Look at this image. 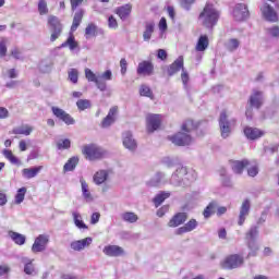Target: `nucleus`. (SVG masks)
Returning a JSON list of instances; mask_svg holds the SVG:
<instances>
[{
	"label": "nucleus",
	"mask_w": 279,
	"mask_h": 279,
	"mask_svg": "<svg viewBox=\"0 0 279 279\" xmlns=\"http://www.w3.org/2000/svg\"><path fill=\"white\" fill-rule=\"evenodd\" d=\"M247 247L250 250L247 257L257 256L258 254V243H256V240H248L247 241Z\"/></svg>",
	"instance_id": "nucleus-40"
},
{
	"label": "nucleus",
	"mask_w": 279,
	"mask_h": 279,
	"mask_svg": "<svg viewBox=\"0 0 279 279\" xmlns=\"http://www.w3.org/2000/svg\"><path fill=\"white\" fill-rule=\"evenodd\" d=\"M3 156H4V158H7V160H8L11 165H21V160H19V159L16 158V156H14V154H12V150L4 149V150H3Z\"/></svg>",
	"instance_id": "nucleus-43"
},
{
	"label": "nucleus",
	"mask_w": 279,
	"mask_h": 279,
	"mask_svg": "<svg viewBox=\"0 0 279 279\" xmlns=\"http://www.w3.org/2000/svg\"><path fill=\"white\" fill-rule=\"evenodd\" d=\"M97 33V25L95 24H88L87 27L85 28V35L88 36H95Z\"/></svg>",
	"instance_id": "nucleus-55"
},
{
	"label": "nucleus",
	"mask_w": 279,
	"mask_h": 279,
	"mask_svg": "<svg viewBox=\"0 0 279 279\" xmlns=\"http://www.w3.org/2000/svg\"><path fill=\"white\" fill-rule=\"evenodd\" d=\"M243 263V256L234 254L222 262V269H239Z\"/></svg>",
	"instance_id": "nucleus-10"
},
{
	"label": "nucleus",
	"mask_w": 279,
	"mask_h": 279,
	"mask_svg": "<svg viewBox=\"0 0 279 279\" xmlns=\"http://www.w3.org/2000/svg\"><path fill=\"white\" fill-rule=\"evenodd\" d=\"M186 213L175 214L168 222L169 228H178V226H182V223L186 221Z\"/></svg>",
	"instance_id": "nucleus-26"
},
{
	"label": "nucleus",
	"mask_w": 279,
	"mask_h": 279,
	"mask_svg": "<svg viewBox=\"0 0 279 279\" xmlns=\"http://www.w3.org/2000/svg\"><path fill=\"white\" fill-rule=\"evenodd\" d=\"M215 210H217V202L213 201L207 205V207L203 211V217L205 219H210L213 215H215Z\"/></svg>",
	"instance_id": "nucleus-36"
},
{
	"label": "nucleus",
	"mask_w": 279,
	"mask_h": 279,
	"mask_svg": "<svg viewBox=\"0 0 279 279\" xmlns=\"http://www.w3.org/2000/svg\"><path fill=\"white\" fill-rule=\"evenodd\" d=\"M83 154L87 160H101V158H106L108 156V151H106V149L95 144L84 146Z\"/></svg>",
	"instance_id": "nucleus-6"
},
{
	"label": "nucleus",
	"mask_w": 279,
	"mask_h": 279,
	"mask_svg": "<svg viewBox=\"0 0 279 279\" xmlns=\"http://www.w3.org/2000/svg\"><path fill=\"white\" fill-rule=\"evenodd\" d=\"M9 236L15 243V245H25V241H26L25 235L19 232L9 231Z\"/></svg>",
	"instance_id": "nucleus-33"
},
{
	"label": "nucleus",
	"mask_w": 279,
	"mask_h": 279,
	"mask_svg": "<svg viewBox=\"0 0 279 279\" xmlns=\"http://www.w3.org/2000/svg\"><path fill=\"white\" fill-rule=\"evenodd\" d=\"M208 36L202 35L196 44V51H205L208 49Z\"/></svg>",
	"instance_id": "nucleus-38"
},
{
	"label": "nucleus",
	"mask_w": 279,
	"mask_h": 279,
	"mask_svg": "<svg viewBox=\"0 0 279 279\" xmlns=\"http://www.w3.org/2000/svg\"><path fill=\"white\" fill-rule=\"evenodd\" d=\"M120 69L122 75H125V73H128V60H125V58L120 60Z\"/></svg>",
	"instance_id": "nucleus-59"
},
{
	"label": "nucleus",
	"mask_w": 279,
	"mask_h": 279,
	"mask_svg": "<svg viewBox=\"0 0 279 279\" xmlns=\"http://www.w3.org/2000/svg\"><path fill=\"white\" fill-rule=\"evenodd\" d=\"M101 215L99 213H94L90 218V223L95 226V223H99Z\"/></svg>",
	"instance_id": "nucleus-64"
},
{
	"label": "nucleus",
	"mask_w": 279,
	"mask_h": 279,
	"mask_svg": "<svg viewBox=\"0 0 279 279\" xmlns=\"http://www.w3.org/2000/svg\"><path fill=\"white\" fill-rule=\"evenodd\" d=\"M256 236H258V227L253 226L246 233V241H256Z\"/></svg>",
	"instance_id": "nucleus-47"
},
{
	"label": "nucleus",
	"mask_w": 279,
	"mask_h": 279,
	"mask_svg": "<svg viewBox=\"0 0 279 279\" xmlns=\"http://www.w3.org/2000/svg\"><path fill=\"white\" fill-rule=\"evenodd\" d=\"M197 180V173L193 170H189L186 167H179L170 179V184L173 186H190L191 182Z\"/></svg>",
	"instance_id": "nucleus-3"
},
{
	"label": "nucleus",
	"mask_w": 279,
	"mask_h": 279,
	"mask_svg": "<svg viewBox=\"0 0 279 279\" xmlns=\"http://www.w3.org/2000/svg\"><path fill=\"white\" fill-rule=\"evenodd\" d=\"M102 252L106 256H110L112 258H117L125 254V251L123 250V247L119 245H107L104 247Z\"/></svg>",
	"instance_id": "nucleus-21"
},
{
	"label": "nucleus",
	"mask_w": 279,
	"mask_h": 279,
	"mask_svg": "<svg viewBox=\"0 0 279 279\" xmlns=\"http://www.w3.org/2000/svg\"><path fill=\"white\" fill-rule=\"evenodd\" d=\"M39 71L41 73H49L51 71V64L47 61H41L39 63Z\"/></svg>",
	"instance_id": "nucleus-56"
},
{
	"label": "nucleus",
	"mask_w": 279,
	"mask_h": 279,
	"mask_svg": "<svg viewBox=\"0 0 279 279\" xmlns=\"http://www.w3.org/2000/svg\"><path fill=\"white\" fill-rule=\"evenodd\" d=\"M169 197H171V193L159 192L153 199L155 207L158 208V206H160L165 202V199H169Z\"/></svg>",
	"instance_id": "nucleus-35"
},
{
	"label": "nucleus",
	"mask_w": 279,
	"mask_h": 279,
	"mask_svg": "<svg viewBox=\"0 0 279 279\" xmlns=\"http://www.w3.org/2000/svg\"><path fill=\"white\" fill-rule=\"evenodd\" d=\"M247 173L250 178H256V175H258V166L255 165L248 168Z\"/></svg>",
	"instance_id": "nucleus-61"
},
{
	"label": "nucleus",
	"mask_w": 279,
	"mask_h": 279,
	"mask_svg": "<svg viewBox=\"0 0 279 279\" xmlns=\"http://www.w3.org/2000/svg\"><path fill=\"white\" fill-rule=\"evenodd\" d=\"M196 128L197 123H195L193 120H187L181 126L182 132H178L177 134L170 136L169 140L178 147H186L192 145L193 137L191 136V133L195 132Z\"/></svg>",
	"instance_id": "nucleus-1"
},
{
	"label": "nucleus",
	"mask_w": 279,
	"mask_h": 279,
	"mask_svg": "<svg viewBox=\"0 0 279 279\" xmlns=\"http://www.w3.org/2000/svg\"><path fill=\"white\" fill-rule=\"evenodd\" d=\"M245 167H250V160H247V159H243L241 161L236 160V161L231 162V169H232L233 173H238V174L243 173V169Z\"/></svg>",
	"instance_id": "nucleus-29"
},
{
	"label": "nucleus",
	"mask_w": 279,
	"mask_h": 279,
	"mask_svg": "<svg viewBox=\"0 0 279 279\" xmlns=\"http://www.w3.org/2000/svg\"><path fill=\"white\" fill-rule=\"evenodd\" d=\"M162 180H165V173L157 172L155 174V178L149 181V185L150 186H158L160 184V182H162Z\"/></svg>",
	"instance_id": "nucleus-49"
},
{
	"label": "nucleus",
	"mask_w": 279,
	"mask_h": 279,
	"mask_svg": "<svg viewBox=\"0 0 279 279\" xmlns=\"http://www.w3.org/2000/svg\"><path fill=\"white\" fill-rule=\"evenodd\" d=\"M159 32H161V34L167 32V19L165 17H161L159 21Z\"/></svg>",
	"instance_id": "nucleus-60"
},
{
	"label": "nucleus",
	"mask_w": 279,
	"mask_h": 279,
	"mask_svg": "<svg viewBox=\"0 0 279 279\" xmlns=\"http://www.w3.org/2000/svg\"><path fill=\"white\" fill-rule=\"evenodd\" d=\"M34 132V128L29 125H23L13 130V134H23L24 136H29Z\"/></svg>",
	"instance_id": "nucleus-42"
},
{
	"label": "nucleus",
	"mask_w": 279,
	"mask_h": 279,
	"mask_svg": "<svg viewBox=\"0 0 279 279\" xmlns=\"http://www.w3.org/2000/svg\"><path fill=\"white\" fill-rule=\"evenodd\" d=\"M250 16V10H247V4L238 3L233 9V17L235 21H245Z\"/></svg>",
	"instance_id": "nucleus-17"
},
{
	"label": "nucleus",
	"mask_w": 279,
	"mask_h": 279,
	"mask_svg": "<svg viewBox=\"0 0 279 279\" xmlns=\"http://www.w3.org/2000/svg\"><path fill=\"white\" fill-rule=\"evenodd\" d=\"M37 10L40 16L49 14V7L47 5V0H39L37 4Z\"/></svg>",
	"instance_id": "nucleus-44"
},
{
	"label": "nucleus",
	"mask_w": 279,
	"mask_h": 279,
	"mask_svg": "<svg viewBox=\"0 0 279 279\" xmlns=\"http://www.w3.org/2000/svg\"><path fill=\"white\" fill-rule=\"evenodd\" d=\"M100 82H110L112 81V71L107 70L102 74L98 75Z\"/></svg>",
	"instance_id": "nucleus-53"
},
{
	"label": "nucleus",
	"mask_w": 279,
	"mask_h": 279,
	"mask_svg": "<svg viewBox=\"0 0 279 279\" xmlns=\"http://www.w3.org/2000/svg\"><path fill=\"white\" fill-rule=\"evenodd\" d=\"M198 19L207 29H213L219 21V11L213 4L207 3Z\"/></svg>",
	"instance_id": "nucleus-5"
},
{
	"label": "nucleus",
	"mask_w": 279,
	"mask_h": 279,
	"mask_svg": "<svg viewBox=\"0 0 279 279\" xmlns=\"http://www.w3.org/2000/svg\"><path fill=\"white\" fill-rule=\"evenodd\" d=\"M40 171H43V166L24 168L22 170V177L25 178V180H32L33 178H36Z\"/></svg>",
	"instance_id": "nucleus-25"
},
{
	"label": "nucleus",
	"mask_w": 279,
	"mask_h": 279,
	"mask_svg": "<svg viewBox=\"0 0 279 279\" xmlns=\"http://www.w3.org/2000/svg\"><path fill=\"white\" fill-rule=\"evenodd\" d=\"M184 70V57L180 56L172 64H170L167 69V73L169 77H173L175 73H180V71Z\"/></svg>",
	"instance_id": "nucleus-20"
},
{
	"label": "nucleus",
	"mask_w": 279,
	"mask_h": 279,
	"mask_svg": "<svg viewBox=\"0 0 279 279\" xmlns=\"http://www.w3.org/2000/svg\"><path fill=\"white\" fill-rule=\"evenodd\" d=\"M121 219L126 221V223H136L138 221V216L132 211H125L121 214Z\"/></svg>",
	"instance_id": "nucleus-39"
},
{
	"label": "nucleus",
	"mask_w": 279,
	"mask_h": 279,
	"mask_svg": "<svg viewBox=\"0 0 279 279\" xmlns=\"http://www.w3.org/2000/svg\"><path fill=\"white\" fill-rule=\"evenodd\" d=\"M8 53V47L5 46V41H0V58H5V54Z\"/></svg>",
	"instance_id": "nucleus-62"
},
{
	"label": "nucleus",
	"mask_w": 279,
	"mask_h": 279,
	"mask_svg": "<svg viewBox=\"0 0 279 279\" xmlns=\"http://www.w3.org/2000/svg\"><path fill=\"white\" fill-rule=\"evenodd\" d=\"M181 80L185 90H189V72H186V70L184 69L182 70V73H181Z\"/></svg>",
	"instance_id": "nucleus-57"
},
{
	"label": "nucleus",
	"mask_w": 279,
	"mask_h": 279,
	"mask_svg": "<svg viewBox=\"0 0 279 279\" xmlns=\"http://www.w3.org/2000/svg\"><path fill=\"white\" fill-rule=\"evenodd\" d=\"M117 114V107H112L107 117L101 122V128H110L114 123V116Z\"/></svg>",
	"instance_id": "nucleus-30"
},
{
	"label": "nucleus",
	"mask_w": 279,
	"mask_h": 279,
	"mask_svg": "<svg viewBox=\"0 0 279 279\" xmlns=\"http://www.w3.org/2000/svg\"><path fill=\"white\" fill-rule=\"evenodd\" d=\"M155 27H156V24L154 22L146 23L145 31L143 33V38L146 43H149V40H151V34H154Z\"/></svg>",
	"instance_id": "nucleus-31"
},
{
	"label": "nucleus",
	"mask_w": 279,
	"mask_h": 279,
	"mask_svg": "<svg viewBox=\"0 0 279 279\" xmlns=\"http://www.w3.org/2000/svg\"><path fill=\"white\" fill-rule=\"evenodd\" d=\"M77 162H80V158L71 157L68 162L63 166V171H75V167H77Z\"/></svg>",
	"instance_id": "nucleus-41"
},
{
	"label": "nucleus",
	"mask_w": 279,
	"mask_h": 279,
	"mask_svg": "<svg viewBox=\"0 0 279 279\" xmlns=\"http://www.w3.org/2000/svg\"><path fill=\"white\" fill-rule=\"evenodd\" d=\"M85 77L88 82H94V84L96 85V87L98 88V90H100L101 93H106L108 85L106 84V82L99 80V75L96 76L93 73V70L86 68L85 69Z\"/></svg>",
	"instance_id": "nucleus-14"
},
{
	"label": "nucleus",
	"mask_w": 279,
	"mask_h": 279,
	"mask_svg": "<svg viewBox=\"0 0 279 279\" xmlns=\"http://www.w3.org/2000/svg\"><path fill=\"white\" fill-rule=\"evenodd\" d=\"M10 111L5 107H0V119H8Z\"/></svg>",
	"instance_id": "nucleus-63"
},
{
	"label": "nucleus",
	"mask_w": 279,
	"mask_h": 279,
	"mask_svg": "<svg viewBox=\"0 0 279 279\" xmlns=\"http://www.w3.org/2000/svg\"><path fill=\"white\" fill-rule=\"evenodd\" d=\"M47 245H49V234H39L34 241L32 252H34V254L45 252Z\"/></svg>",
	"instance_id": "nucleus-11"
},
{
	"label": "nucleus",
	"mask_w": 279,
	"mask_h": 279,
	"mask_svg": "<svg viewBox=\"0 0 279 279\" xmlns=\"http://www.w3.org/2000/svg\"><path fill=\"white\" fill-rule=\"evenodd\" d=\"M147 121V130L148 132H156L158 128H160V123L162 121L161 114H149L146 118Z\"/></svg>",
	"instance_id": "nucleus-19"
},
{
	"label": "nucleus",
	"mask_w": 279,
	"mask_h": 279,
	"mask_svg": "<svg viewBox=\"0 0 279 279\" xmlns=\"http://www.w3.org/2000/svg\"><path fill=\"white\" fill-rule=\"evenodd\" d=\"M72 217L74 220V226H76V228H78V230H88V226H86V223H84V220H82V215L80 213L73 211Z\"/></svg>",
	"instance_id": "nucleus-32"
},
{
	"label": "nucleus",
	"mask_w": 279,
	"mask_h": 279,
	"mask_svg": "<svg viewBox=\"0 0 279 279\" xmlns=\"http://www.w3.org/2000/svg\"><path fill=\"white\" fill-rule=\"evenodd\" d=\"M108 27L110 29H117V27H119V23L117 22V19H114V16L112 15L108 17Z\"/></svg>",
	"instance_id": "nucleus-58"
},
{
	"label": "nucleus",
	"mask_w": 279,
	"mask_h": 279,
	"mask_svg": "<svg viewBox=\"0 0 279 279\" xmlns=\"http://www.w3.org/2000/svg\"><path fill=\"white\" fill-rule=\"evenodd\" d=\"M219 126H220V132H221L222 138H228V136H230V134H232V126L230 125V122L228 121V114L226 113V111H222L220 113Z\"/></svg>",
	"instance_id": "nucleus-13"
},
{
	"label": "nucleus",
	"mask_w": 279,
	"mask_h": 279,
	"mask_svg": "<svg viewBox=\"0 0 279 279\" xmlns=\"http://www.w3.org/2000/svg\"><path fill=\"white\" fill-rule=\"evenodd\" d=\"M51 112L59 121L65 123V125H75V119L60 107H51Z\"/></svg>",
	"instance_id": "nucleus-9"
},
{
	"label": "nucleus",
	"mask_w": 279,
	"mask_h": 279,
	"mask_svg": "<svg viewBox=\"0 0 279 279\" xmlns=\"http://www.w3.org/2000/svg\"><path fill=\"white\" fill-rule=\"evenodd\" d=\"M22 263L24 265V274H26V276H38V270L36 269V266H34V259H31L29 257H22Z\"/></svg>",
	"instance_id": "nucleus-24"
},
{
	"label": "nucleus",
	"mask_w": 279,
	"mask_h": 279,
	"mask_svg": "<svg viewBox=\"0 0 279 279\" xmlns=\"http://www.w3.org/2000/svg\"><path fill=\"white\" fill-rule=\"evenodd\" d=\"M266 32L271 38H279V26L269 27Z\"/></svg>",
	"instance_id": "nucleus-54"
},
{
	"label": "nucleus",
	"mask_w": 279,
	"mask_h": 279,
	"mask_svg": "<svg viewBox=\"0 0 279 279\" xmlns=\"http://www.w3.org/2000/svg\"><path fill=\"white\" fill-rule=\"evenodd\" d=\"M27 194V187H21L15 195V204H23L25 202V195Z\"/></svg>",
	"instance_id": "nucleus-46"
},
{
	"label": "nucleus",
	"mask_w": 279,
	"mask_h": 279,
	"mask_svg": "<svg viewBox=\"0 0 279 279\" xmlns=\"http://www.w3.org/2000/svg\"><path fill=\"white\" fill-rule=\"evenodd\" d=\"M140 95L141 97H148L149 99H154V92H151V88L147 85H141Z\"/></svg>",
	"instance_id": "nucleus-45"
},
{
	"label": "nucleus",
	"mask_w": 279,
	"mask_h": 279,
	"mask_svg": "<svg viewBox=\"0 0 279 279\" xmlns=\"http://www.w3.org/2000/svg\"><path fill=\"white\" fill-rule=\"evenodd\" d=\"M265 131H262L258 128L246 126L244 128V136L248 138V141H257V138H263Z\"/></svg>",
	"instance_id": "nucleus-22"
},
{
	"label": "nucleus",
	"mask_w": 279,
	"mask_h": 279,
	"mask_svg": "<svg viewBox=\"0 0 279 279\" xmlns=\"http://www.w3.org/2000/svg\"><path fill=\"white\" fill-rule=\"evenodd\" d=\"M197 180V173L193 170H189L186 167H179L170 179V184L173 186H190L191 182Z\"/></svg>",
	"instance_id": "nucleus-2"
},
{
	"label": "nucleus",
	"mask_w": 279,
	"mask_h": 279,
	"mask_svg": "<svg viewBox=\"0 0 279 279\" xmlns=\"http://www.w3.org/2000/svg\"><path fill=\"white\" fill-rule=\"evenodd\" d=\"M260 12L265 19L269 23H278V13L274 10V7H270L269 3L264 2L260 7Z\"/></svg>",
	"instance_id": "nucleus-12"
},
{
	"label": "nucleus",
	"mask_w": 279,
	"mask_h": 279,
	"mask_svg": "<svg viewBox=\"0 0 279 279\" xmlns=\"http://www.w3.org/2000/svg\"><path fill=\"white\" fill-rule=\"evenodd\" d=\"M137 75H144L149 77L154 75V63L151 61H142L138 63L136 69Z\"/></svg>",
	"instance_id": "nucleus-16"
},
{
	"label": "nucleus",
	"mask_w": 279,
	"mask_h": 279,
	"mask_svg": "<svg viewBox=\"0 0 279 279\" xmlns=\"http://www.w3.org/2000/svg\"><path fill=\"white\" fill-rule=\"evenodd\" d=\"M68 77H69L70 82H72V84H77V82L80 80V72L76 69H71L68 72Z\"/></svg>",
	"instance_id": "nucleus-48"
},
{
	"label": "nucleus",
	"mask_w": 279,
	"mask_h": 279,
	"mask_svg": "<svg viewBox=\"0 0 279 279\" xmlns=\"http://www.w3.org/2000/svg\"><path fill=\"white\" fill-rule=\"evenodd\" d=\"M48 26L51 32L50 41L56 43V40L62 36V29H64V26L62 25V22H60V19L54 15L48 16Z\"/></svg>",
	"instance_id": "nucleus-7"
},
{
	"label": "nucleus",
	"mask_w": 279,
	"mask_h": 279,
	"mask_svg": "<svg viewBox=\"0 0 279 279\" xmlns=\"http://www.w3.org/2000/svg\"><path fill=\"white\" fill-rule=\"evenodd\" d=\"M250 108L246 109V119L252 120V108H256L257 110L263 106V92L253 90V94L251 95L250 99Z\"/></svg>",
	"instance_id": "nucleus-8"
},
{
	"label": "nucleus",
	"mask_w": 279,
	"mask_h": 279,
	"mask_svg": "<svg viewBox=\"0 0 279 279\" xmlns=\"http://www.w3.org/2000/svg\"><path fill=\"white\" fill-rule=\"evenodd\" d=\"M80 182L84 199L86 202H93V194H90V190H88V183H86L84 179H81Z\"/></svg>",
	"instance_id": "nucleus-34"
},
{
	"label": "nucleus",
	"mask_w": 279,
	"mask_h": 279,
	"mask_svg": "<svg viewBox=\"0 0 279 279\" xmlns=\"http://www.w3.org/2000/svg\"><path fill=\"white\" fill-rule=\"evenodd\" d=\"M57 149H71V140L65 138L57 143Z\"/></svg>",
	"instance_id": "nucleus-52"
},
{
	"label": "nucleus",
	"mask_w": 279,
	"mask_h": 279,
	"mask_svg": "<svg viewBox=\"0 0 279 279\" xmlns=\"http://www.w3.org/2000/svg\"><path fill=\"white\" fill-rule=\"evenodd\" d=\"M240 45L241 43L239 41V39L232 38V39H229V41L227 43V49L229 51H236Z\"/></svg>",
	"instance_id": "nucleus-50"
},
{
	"label": "nucleus",
	"mask_w": 279,
	"mask_h": 279,
	"mask_svg": "<svg viewBox=\"0 0 279 279\" xmlns=\"http://www.w3.org/2000/svg\"><path fill=\"white\" fill-rule=\"evenodd\" d=\"M198 223L197 220L191 219L186 222L183 227L177 229V234H185L186 232H193L197 228Z\"/></svg>",
	"instance_id": "nucleus-28"
},
{
	"label": "nucleus",
	"mask_w": 279,
	"mask_h": 279,
	"mask_svg": "<svg viewBox=\"0 0 279 279\" xmlns=\"http://www.w3.org/2000/svg\"><path fill=\"white\" fill-rule=\"evenodd\" d=\"M108 180V171L106 170H99L94 174V182L95 184H104Z\"/></svg>",
	"instance_id": "nucleus-37"
},
{
	"label": "nucleus",
	"mask_w": 279,
	"mask_h": 279,
	"mask_svg": "<svg viewBox=\"0 0 279 279\" xmlns=\"http://www.w3.org/2000/svg\"><path fill=\"white\" fill-rule=\"evenodd\" d=\"M252 208V204L250 203V199H244L241 208H240V214H239V219H238V225L243 226L245 223V220L250 216V210Z\"/></svg>",
	"instance_id": "nucleus-18"
},
{
	"label": "nucleus",
	"mask_w": 279,
	"mask_h": 279,
	"mask_svg": "<svg viewBox=\"0 0 279 279\" xmlns=\"http://www.w3.org/2000/svg\"><path fill=\"white\" fill-rule=\"evenodd\" d=\"M82 19H84V11L83 10L76 11L73 17V23L70 29L69 37L63 44H61L60 46L61 49L69 47L70 51L80 52V44L77 43V40H75V36L73 35V33L77 32V27H80L82 23Z\"/></svg>",
	"instance_id": "nucleus-4"
},
{
	"label": "nucleus",
	"mask_w": 279,
	"mask_h": 279,
	"mask_svg": "<svg viewBox=\"0 0 279 279\" xmlns=\"http://www.w3.org/2000/svg\"><path fill=\"white\" fill-rule=\"evenodd\" d=\"M93 243V238H85L83 240H76L71 242L70 247L74 252H82V250H85V247L90 246Z\"/></svg>",
	"instance_id": "nucleus-23"
},
{
	"label": "nucleus",
	"mask_w": 279,
	"mask_h": 279,
	"mask_svg": "<svg viewBox=\"0 0 279 279\" xmlns=\"http://www.w3.org/2000/svg\"><path fill=\"white\" fill-rule=\"evenodd\" d=\"M116 14L120 16L121 21H126L128 16L132 14V4H124L116 9Z\"/></svg>",
	"instance_id": "nucleus-27"
},
{
	"label": "nucleus",
	"mask_w": 279,
	"mask_h": 279,
	"mask_svg": "<svg viewBox=\"0 0 279 279\" xmlns=\"http://www.w3.org/2000/svg\"><path fill=\"white\" fill-rule=\"evenodd\" d=\"M122 143H123V147H125V149L132 153L136 151L138 147L136 140H134V136L130 131H126L122 134Z\"/></svg>",
	"instance_id": "nucleus-15"
},
{
	"label": "nucleus",
	"mask_w": 279,
	"mask_h": 279,
	"mask_svg": "<svg viewBox=\"0 0 279 279\" xmlns=\"http://www.w3.org/2000/svg\"><path fill=\"white\" fill-rule=\"evenodd\" d=\"M76 106L78 108V110H88V108H90V100L88 99H78L76 101Z\"/></svg>",
	"instance_id": "nucleus-51"
}]
</instances>
